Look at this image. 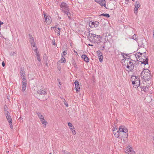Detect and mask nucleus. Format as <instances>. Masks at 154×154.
I'll list each match as a JSON object with an SVG mask.
<instances>
[{"instance_id": "1", "label": "nucleus", "mask_w": 154, "mask_h": 154, "mask_svg": "<svg viewBox=\"0 0 154 154\" xmlns=\"http://www.w3.org/2000/svg\"><path fill=\"white\" fill-rule=\"evenodd\" d=\"M135 55L136 58H137V59H139V60H137L140 62L142 64L144 65L148 64V59L146 57V54L145 52L137 53Z\"/></svg>"}, {"instance_id": "2", "label": "nucleus", "mask_w": 154, "mask_h": 154, "mask_svg": "<svg viewBox=\"0 0 154 154\" xmlns=\"http://www.w3.org/2000/svg\"><path fill=\"white\" fill-rule=\"evenodd\" d=\"M37 96L38 99L42 100H47V98L45 97V95L47 94L46 89L45 88L40 89L37 91Z\"/></svg>"}, {"instance_id": "3", "label": "nucleus", "mask_w": 154, "mask_h": 154, "mask_svg": "<svg viewBox=\"0 0 154 154\" xmlns=\"http://www.w3.org/2000/svg\"><path fill=\"white\" fill-rule=\"evenodd\" d=\"M60 7L62 11L65 14L67 15L69 19H70V17L71 16V14L69 12V9L67 4L63 2H62L61 3Z\"/></svg>"}, {"instance_id": "4", "label": "nucleus", "mask_w": 154, "mask_h": 154, "mask_svg": "<svg viewBox=\"0 0 154 154\" xmlns=\"http://www.w3.org/2000/svg\"><path fill=\"white\" fill-rule=\"evenodd\" d=\"M20 74L22 76V91L24 92L26 90L27 86L26 79V76L25 75L23 69L22 68L20 69Z\"/></svg>"}, {"instance_id": "5", "label": "nucleus", "mask_w": 154, "mask_h": 154, "mask_svg": "<svg viewBox=\"0 0 154 154\" xmlns=\"http://www.w3.org/2000/svg\"><path fill=\"white\" fill-rule=\"evenodd\" d=\"M149 72V69H144L141 72V76L144 79L145 81H148L151 78V75Z\"/></svg>"}, {"instance_id": "6", "label": "nucleus", "mask_w": 154, "mask_h": 154, "mask_svg": "<svg viewBox=\"0 0 154 154\" xmlns=\"http://www.w3.org/2000/svg\"><path fill=\"white\" fill-rule=\"evenodd\" d=\"M131 81H132V84L133 87L135 88H138L140 85V81L137 76H132L131 78Z\"/></svg>"}, {"instance_id": "7", "label": "nucleus", "mask_w": 154, "mask_h": 154, "mask_svg": "<svg viewBox=\"0 0 154 154\" xmlns=\"http://www.w3.org/2000/svg\"><path fill=\"white\" fill-rule=\"evenodd\" d=\"M99 24V23L97 21L92 22L91 21L90 22L89 25L91 28H93L98 27Z\"/></svg>"}, {"instance_id": "8", "label": "nucleus", "mask_w": 154, "mask_h": 154, "mask_svg": "<svg viewBox=\"0 0 154 154\" xmlns=\"http://www.w3.org/2000/svg\"><path fill=\"white\" fill-rule=\"evenodd\" d=\"M29 41L31 46H32V49L33 50V49H35V48H37V47L35 46V43L34 42V38L32 35L29 34Z\"/></svg>"}, {"instance_id": "9", "label": "nucleus", "mask_w": 154, "mask_h": 154, "mask_svg": "<svg viewBox=\"0 0 154 154\" xmlns=\"http://www.w3.org/2000/svg\"><path fill=\"white\" fill-rule=\"evenodd\" d=\"M122 126H121L119 127V129L118 131H119V132L120 133L121 132H123L125 133V137L126 136V138H127L128 137V134L127 133L128 132L127 129H124L122 128Z\"/></svg>"}, {"instance_id": "10", "label": "nucleus", "mask_w": 154, "mask_h": 154, "mask_svg": "<svg viewBox=\"0 0 154 154\" xmlns=\"http://www.w3.org/2000/svg\"><path fill=\"white\" fill-rule=\"evenodd\" d=\"M95 2L100 5L101 6H104L105 8H106V1L104 0H95Z\"/></svg>"}, {"instance_id": "11", "label": "nucleus", "mask_w": 154, "mask_h": 154, "mask_svg": "<svg viewBox=\"0 0 154 154\" xmlns=\"http://www.w3.org/2000/svg\"><path fill=\"white\" fill-rule=\"evenodd\" d=\"M127 154H135V152L130 147H128L125 151Z\"/></svg>"}, {"instance_id": "12", "label": "nucleus", "mask_w": 154, "mask_h": 154, "mask_svg": "<svg viewBox=\"0 0 154 154\" xmlns=\"http://www.w3.org/2000/svg\"><path fill=\"white\" fill-rule=\"evenodd\" d=\"M97 56L99 57V60L100 62L103 61V56L102 55V52L98 50L97 52Z\"/></svg>"}, {"instance_id": "13", "label": "nucleus", "mask_w": 154, "mask_h": 154, "mask_svg": "<svg viewBox=\"0 0 154 154\" xmlns=\"http://www.w3.org/2000/svg\"><path fill=\"white\" fill-rule=\"evenodd\" d=\"M135 7L134 13L135 14H137L138 12V9L140 7V3L138 1L136 2Z\"/></svg>"}, {"instance_id": "14", "label": "nucleus", "mask_w": 154, "mask_h": 154, "mask_svg": "<svg viewBox=\"0 0 154 154\" xmlns=\"http://www.w3.org/2000/svg\"><path fill=\"white\" fill-rule=\"evenodd\" d=\"M6 117L9 123L10 128L12 129L13 128V125H12V119L11 116H6Z\"/></svg>"}, {"instance_id": "15", "label": "nucleus", "mask_w": 154, "mask_h": 154, "mask_svg": "<svg viewBox=\"0 0 154 154\" xmlns=\"http://www.w3.org/2000/svg\"><path fill=\"white\" fill-rule=\"evenodd\" d=\"M39 118L42 124L44 125V126L46 127V125L48 124L47 122L45 119L44 116H39Z\"/></svg>"}, {"instance_id": "16", "label": "nucleus", "mask_w": 154, "mask_h": 154, "mask_svg": "<svg viewBox=\"0 0 154 154\" xmlns=\"http://www.w3.org/2000/svg\"><path fill=\"white\" fill-rule=\"evenodd\" d=\"M74 83L75 85V88H76V91L77 92H78L79 91L80 89V87L79 86V82L77 81H76Z\"/></svg>"}, {"instance_id": "17", "label": "nucleus", "mask_w": 154, "mask_h": 154, "mask_svg": "<svg viewBox=\"0 0 154 154\" xmlns=\"http://www.w3.org/2000/svg\"><path fill=\"white\" fill-rule=\"evenodd\" d=\"M37 49H38L37 48H35L33 49V50H34V51L36 53V55L37 56V59L40 62L41 61V59L40 57V56L39 55L38 52V51Z\"/></svg>"}, {"instance_id": "18", "label": "nucleus", "mask_w": 154, "mask_h": 154, "mask_svg": "<svg viewBox=\"0 0 154 154\" xmlns=\"http://www.w3.org/2000/svg\"><path fill=\"white\" fill-rule=\"evenodd\" d=\"M81 57L84 59V60L86 62H88L89 60L88 57H87V55L85 54L82 55Z\"/></svg>"}, {"instance_id": "19", "label": "nucleus", "mask_w": 154, "mask_h": 154, "mask_svg": "<svg viewBox=\"0 0 154 154\" xmlns=\"http://www.w3.org/2000/svg\"><path fill=\"white\" fill-rule=\"evenodd\" d=\"M116 133H115L114 131H116L115 130H113V133L115 137L117 138H118L119 137V134L120 133L119 132V131H118V130L117 129H116Z\"/></svg>"}, {"instance_id": "20", "label": "nucleus", "mask_w": 154, "mask_h": 154, "mask_svg": "<svg viewBox=\"0 0 154 154\" xmlns=\"http://www.w3.org/2000/svg\"><path fill=\"white\" fill-rule=\"evenodd\" d=\"M140 87L141 89V90L146 92L148 89V87L147 86H143L142 84H140Z\"/></svg>"}, {"instance_id": "21", "label": "nucleus", "mask_w": 154, "mask_h": 154, "mask_svg": "<svg viewBox=\"0 0 154 154\" xmlns=\"http://www.w3.org/2000/svg\"><path fill=\"white\" fill-rule=\"evenodd\" d=\"M44 14V17L45 19V22H46V23H47V22H49V20H50V17L48 16H47L46 15V14Z\"/></svg>"}, {"instance_id": "22", "label": "nucleus", "mask_w": 154, "mask_h": 154, "mask_svg": "<svg viewBox=\"0 0 154 154\" xmlns=\"http://www.w3.org/2000/svg\"><path fill=\"white\" fill-rule=\"evenodd\" d=\"M59 62H60L61 63H65L66 62V59L64 57H62V58L61 60H59Z\"/></svg>"}, {"instance_id": "23", "label": "nucleus", "mask_w": 154, "mask_h": 154, "mask_svg": "<svg viewBox=\"0 0 154 154\" xmlns=\"http://www.w3.org/2000/svg\"><path fill=\"white\" fill-rule=\"evenodd\" d=\"M90 34V33L89 34ZM91 35L93 37H97V38H98V37H101V36L100 35H97L95 34L91 33Z\"/></svg>"}, {"instance_id": "24", "label": "nucleus", "mask_w": 154, "mask_h": 154, "mask_svg": "<svg viewBox=\"0 0 154 154\" xmlns=\"http://www.w3.org/2000/svg\"><path fill=\"white\" fill-rule=\"evenodd\" d=\"M133 61V60H132V59H130V60L129 61V63H128V65H129V66H133V63L132 62V61ZM133 61L134 62H135V60H133Z\"/></svg>"}, {"instance_id": "25", "label": "nucleus", "mask_w": 154, "mask_h": 154, "mask_svg": "<svg viewBox=\"0 0 154 154\" xmlns=\"http://www.w3.org/2000/svg\"><path fill=\"white\" fill-rule=\"evenodd\" d=\"M100 16H103L106 17L108 18L110 16L109 14H102L100 15Z\"/></svg>"}, {"instance_id": "26", "label": "nucleus", "mask_w": 154, "mask_h": 154, "mask_svg": "<svg viewBox=\"0 0 154 154\" xmlns=\"http://www.w3.org/2000/svg\"><path fill=\"white\" fill-rule=\"evenodd\" d=\"M127 68L128 69H130V70L131 71L132 70H133L134 68V66H130L129 65H128L127 66Z\"/></svg>"}, {"instance_id": "27", "label": "nucleus", "mask_w": 154, "mask_h": 154, "mask_svg": "<svg viewBox=\"0 0 154 154\" xmlns=\"http://www.w3.org/2000/svg\"><path fill=\"white\" fill-rule=\"evenodd\" d=\"M43 59L44 60L45 62L47 61L48 60V57L46 54H44L43 57Z\"/></svg>"}, {"instance_id": "28", "label": "nucleus", "mask_w": 154, "mask_h": 154, "mask_svg": "<svg viewBox=\"0 0 154 154\" xmlns=\"http://www.w3.org/2000/svg\"><path fill=\"white\" fill-rule=\"evenodd\" d=\"M67 52L66 51H63V53L61 54V56L62 57H64V56H65L67 54Z\"/></svg>"}, {"instance_id": "29", "label": "nucleus", "mask_w": 154, "mask_h": 154, "mask_svg": "<svg viewBox=\"0 0 154 154\" xmlns=\"http://www.w3.org/2000/svg\"><path fill=\"white\" fill-rule=\"evenodd\" d=\"M137 35L136 34H134L133 35V36H132V38L134 40H137Z\"/></svg>"}, {"instance_id": "30", "label": "nucleus", "mask_w": 154, "mask_h": 154, "mask_svg": "<svg viewBox=\"0 0 154 154\" xmlns=\"http://www.w3.org/2000/svg\"><path fill=\"white\" fill-rule=\"evenodd\" d=\"M55 32L57 33V35L58 36H59L60 35V32L59 31H58L57 29H55Z\"/></svg>"}, {"instance_id": "31", "label": "nucleus", "mask_w": 154, "mask_h": 154, "mask_svg": "<svg viewBox=\"0 0 154 154\" xmlns=\"http://www.w3.org/2000/svg\"><path fill=\"white\" fill-rule=\"evenodd\" d=\"M5 115H6V116H9V112L8 111H6V110H5Z\"/></svg>"}, {"instance_id": "32", "label": "nucleus", "mask_w": 154, "mask_h": 154, "mask_svg": "<svg viewBox=\"0 0 154 154\" xmlns=\"http://www.w3.org/2000/svg\"><path fill=\"white\" fill-rule=\"evenodd\" d=\"M68 125L69 127H72V124L69 122L68 123Z\"/></svg>"}, {"instance_id": "33", "label": "nucleus", "mask_w": 154, "mask_h": 154, "mask_svg": "<svg viewBox=\"0 0 154 154\" xmlns=\"http://www.w3.org/2000/svg\"><path fill=\"white\" fill-rule=\"evenodd\" d=\"M15 54V53L14 52H11L10 54V55L11 56H13Z\"/></svg>"}, {"instance_id": "34", "label": "nucleus", "mask_w": 154, "mask_h": 154, "mask_svg": "<svg viewBox=\"0 0 154 154\" xmlns=\"http://www.w3.org/2000/svg\"><path fill=\"white\" fill-rule=\"evenodd\" d=\"M71 131H72V134H73L75 135V134H76V132L75 130L74 129L73 130Z\"/></svg>"}, {"instance_id": "35", "label": "nucleus", "mask_w": 154, "mask_h": 154, "mask_svg": "<svg viewBox=\"0 0 154 154\" xmlns=\"http://www.w3.org/2000/svg\"><path fill=\"white\" fill-rule=\"evenodd\" d=\"M64 104L66 106L68 107V106L67 102H66V101H64Z\"/></svg>"}, {"instance_id": "36", "label": "nucleus", "mask_w": 154, "mask_h": 154, "mask_svg": "<svg viewBox=\"0 0 154 154\" xmlns=\"http://www.w3.org/2000/svg\"><path fill=\"white\" fill-rule=\"evenodd\" d=\"M52 44L53 45H56L55 41L54 39V40H53L52 41Z\"/></svg>"}, {"instance_id": "37", "label": "nucleus", "mask_w": 154, "mask_h": 154, "mask_svg": "<svg viewBox=\"0 0 154 154\" xmlns=\"http://www.w3.org/2000/svg\"><path fill=\"white\" fill-rule=\"evenodd\" d=\"M70 129L71 130V131H72L74 129H75V128H74V127L73 126H72V127H70Z\"/></svg>"}, {"instance_id": "38", "label": "nucleus", "mask_w": 154, "mask_h": 154, "mask_svg": "<svg viewBox=\"0 0 154 154\" xmlns=\"http://www.w3.org/2000/svg\"><path fill=\"white\" fill-rule=\"evenodd\" d=\"M2 65L3 67H4L5 66V63L4 61L2 62Z\"/></svg>"}, {"instance_id": "39", "label": "nucleus", "mask_w": 154, "mask_h": 154, "mask_svg": "<svg viewBox=\"0 0 154 154\" xmlns=\"http://www.w3.org/2000/svg\"><path fill=\"white\" fill-rule=\"evenodd\" d=\"M51 28H52V29H54V28L57 29V27L56 26L52 27Z\"/></svg>"}, {"instance_id": "40", "label": "nucleus", "mask_w": 154, "mask_h": 154, "mask_svg": "<svg viewBox=\"0 0 154 154\" xmlns=\"http://www.w3.org/2000/svg\"><path fill=\"white\" fill-rule=\"evenodd\" d=\"M57 28V30L58 31H59L60 32V30H61V29H60L59 28Z\"/></svg>"}, {"instance_id": "41", "label": "nucleus", "mask_w": 154, "mask_h": 154, "mask_svg": "<svg viewBox=\"0 0 154 154\" xmlns=\"http://www.w3.org/2000/svg\"><path fill=\"white\" fill-rule=\"evenodd\" d=\"M21 119H23V118L21 117V116H20V117H19V119H20L21 120Z\"/></svg>"}, {"instance_id": "42", "label": "nucleus", "mask_w": 154, "mask_h": 154, "mask_svg": "<svg viewBox=\"0 0 154 154\" xmlns=\"http://www.w3.org/2000/svg\"><path fill=\"white\" fill-rule=\"evenodd\" d=\"M88 45L89 46H93V45H91V44H89Z\"/></svg>"}, {"instance_id": "43", "label": "nucleus", "mask_w": 154, "mask_h": 154, "mask_svg": "<svg viewBox=\"0 0 154 154\" xmlns=\"http://www.w3.org/2000/svg\"><path fill=\"white\" fill-rule=\"evenodd\" d=\"M103 49H102V50H103L104 49V48H105V46H103Z\"/></svg>"}, {"instance_id": "44", "label": "nucleus", "mask_w": 154, "mask_h": 154, "mask_svg": "<svg viewBox=\"0 0 154 154\" xmlns=\"http://www.w3.org/2000/svg\"><path fill=\"white\" fill-rule=\"evenodd\" d=\"M45 62H46V65L47 66L48 65V63H47V61Z\"/></svg>"}, {"instance_id": "45", "label": "nucleus", "mask_w": 154, "mask_h": 154, "mask_svg": "<svg viewBox=\"0 0 154 154\" xmlns=\"http://www.w3.org/2000/svg\"><path fill=\"white\" fill-rule=\"evenodd\" d=\"M59 84L60 85H61V82H59Z\"/></svg>"}, {"instance_id": "46", "label": "nucleus", "mask_w": 154, "mask_h": 154, "mask_svg": "<svg viewBox=\"0 0 154 154\" xmlns=\"http://www.w3.org/2000/svg\"><path fill=\"white\" fill-rule=\"evenodd\" d=\"M116 129H115L114 130H116L115 131H114L115 132V133H116Z\"/></svg>"}, {"instance_id": "47", "label": "nucleus", "mask_w": 154, "mask_h": 154, "mask_svg": "<svg viewBox=\"0 0 154 154\" xmlns=\"http://www.w3.org/2000/svg\"><path fill=\"white\" fill-rule=\"evenodd\" d=\"M153 35H154V29L153 30Z\"/></svg>"}, {"instance_id": "48", "label": "nucleus", "mask_w": 154, "mask_h": 154, "mask_svg": "<svg viewBox=\"0 0 154 154\" xmlns=\"http://www.w3.org/2000/svg\"><path fill=\"white\" fill-rule=\"evenodd\" d=\"M63 152H65V150H63Z\"/></svg>"}, {"instance_id": "49", "label": "nucleus", "mask_w": 154, "mask_h": 154, "mask_svg": "<svg viewBox=\"0 0 154 154\" xmlns=\"http://www.w3.org/2000/svg\"><path fill=\"white\" fill-rule=\"evenodd\" d=\"M57 80L58 81H59L60 80V79H57Z\"/></svg>"}, {"instance_id": "50", "label": "nucleus", "mask_w": 154, "mask_h": 154, "mask_svg": "<svg viewBox=\"0 0 154 154\" xmlns=\"http://www.w3.org/2000/svg\"><path fill=\"white\" fill-rule=\"evenodd\" d=\"M76 66V65H75V66Z\"/></svg>"}, {"instance_id": "51", "label": "nucleus", "mask_w": 154, "mask_h": 154, "mask_svg": "<svg viewBox=\"0 0 154 154\" xmlns=\"http://www.w3.org/2000/svg\"><path fill=\"white\" fill-rule=\"evenodd\" d=\"M76 66V65H75V66Z\"/></svg>"}, {"instance_id": "52", "label": "nucleus", "mask_w": 154, "mask_h": 154, "mask_svg": "<svg viewBox=\"0 0 154 154\" xmlns=\"http://www.w3.org/2000/svg\"><path fill=\"white\" fill-rule=\"evenodd\" d=\"M76 66V65H75V66Z\"/></svg>"}, {"instance_id": "53", "label": "nucleus", "mask_w": 154, "mask_h": 154, "mask_svg": "<svg viewBox=\"0 0 154 154\" xmlns=\"http://www.w3.org/2000/svg\"><path fill=\"white\" fill-rule=\"evenodd\" d=\"M133 1H134V0H132Z\"/></svg>"}]
</instances>
